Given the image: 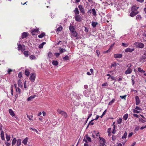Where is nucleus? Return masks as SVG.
Returning <instances> with one entry per match:
<instances>
[{
    "label": "nucleus",
    "mask_w": 146,
    "mask_h": 146,
    "mask_svg": "<svg viewBox=\"0 0 146 146\" xmlns=\"http://www.w3.org/2000/svg\"><path fill=\"white\" fill-rule=\"evenodd\" d=\"M36 96L35 95H34V96H31L30 97H29L27 99V100L28 101L32 100L33 98H34Z\"/></svg>",
    "instance_id": "nucleus-20"
},
{
    "label": "nucleus",
    "mask_w": 146,
    "mask_h": 146,
    "mask_svg": "<svg viewBox=\"0 0 146 146\" xmlns=\"http://www.w3.org/2000/svg\"><path fill=\"white\" fill-rule=\"evenodd\" d=\"M99 117H100V116L99 115H97L96 116V117L95 118V119H92V120H91V121H94V120H96V121L98 120V119L99 118Z\"/></svg>",
    "instance_id": "nucleus-49"
},
{
    "label": "nucleus",
    "mask_w": 146,
    "mask_h": 146,
    "mask_svg": "<svg viewBox=\"0 0 146 146\" xmlns=\"http://www.w3.org/2000/svg\"><path fill=\"white\" fill-rule=\"evenodd\" d=\"M139 126L136 125L134 129V131L135 132L139 130Z\"/></svg>",
    "instance_id": "nucleus-45"
},
{
    "label": "nucleus",
    "mask_w": 146,
    "mask_h": 146,
    "mask_svg": "<svg viewBox=\"0 0 146 146\" xmlns=\"http://www.w3.org/2000/svg\"><path fill=\"white\" fill-rule=\"evenodd\" d=\"M134 44L136 48H143L144 46L143 43L139 42H135Z\"/></svg>",
    "instance_id": "nucleus-3"
},
{
    "label": "nucleus",
    "mask_w": 146,
    "mask_h": 146,
    "mask_svg": "<svg viewBox=\"0 0 146 146\" xmlns=\"http://www.w3.org/2000/svg\"><path fill=\"white\" fill-rule=\"evenodd\" d=\"M30 74V72L28 69H27L25 70V74L27 76H29Z\"/></svg>",
    "instance_id": "nucleus-19"
},
{
    "label": "nucleus",
    "mask_w": 146,
    "mask_h": 146,
    "mask_svg": "<svg viewBox=\"0 0 146 146\" xmlns=\"http://www.w3.org/2000/svg\"><path fill=\"white\" fill-rule=\"evenodd\" d=\"M115 125H114L113 128V131H112V133L113 134H115L116 132V130H115Z\"/></svg>",
    "instance_id": "nucleus-46"
},
{
    "label": "nucleus",
    "mask_w": 146,
    "mask_h": 146,
    "mask_svg": "<svg viewBox=\"0 0 146 146\" xmlns=\"http://www.w3.org/2000/svg\"><path fill=\"white\" fill-rule=\"evenodd\" d=\"M110 51H111L110 48H109V49L108 50H107L106 51H105L104 52V53H108V52H110Z\"/></svg>",
    "instance_id": "nucleus-59"
},
{
    "label": "nucleus",
    "mask_w": 146,
    "mask_h": 146,
    "mask_svg": "<svg viewBox=\"0 0 146 146\" xmlns=\"http://www.w3.org/2000/svg\"><path fill=\"white\" fill-rule=\"evenodd\" d=\"M138 9V7H136L135 6H133L131 9V10L132 11H135L137 10Z\"/></svg>",
    "instance_id": "nucleus-24"
},
{
    "label": "nucleus",
    "mask_w": 146,
    "mask_h": 146,
    "mask_svg": "<svg viewBox=\"0 0 146 146\" xmlns=\"http://www.w3.org/2000/svg\"><path fill=\"white\" fill-rule=\"evenodd\" d=\"M138 70L139 72L141 73H144L145 72V71L143 70V69H142L141 68H138Z\"/></svg>",
    "instance_id": "nucleus-36"
},
{
    "label": "nucleus",
    "mask_w": 146,
    "mask_h": 146,
    "mask_svg": "<svg viewBox=\"0 0 146 146\" xmlns=\"http://www.w3.org/2000/svg\"><path fill=\"white\" fill-rule=\"evenodd\" d=\"M27 115V117L30 120H33V119H32L33 117V115Z\"/></svg>",
    "instance_id": "nucleus-41"
},
{
    "label": "nucleus",
    "mask_w": 146,
    "mask_h": 146,
    "mask_svg": "<svg viewBox=\"0 0 146 146\" xmlns=\"http://www.w3.org/2000/svg\"><path fill=\"white\" fill-rule=\"evenodd\" d=\"M120 5L119 4V2H117L115 4V7L117 9L119 8L120 7Z\"/></svg>",
    "instance_id": "nucleus-17"
},
{
    "label": "nucleus",
    "mask_w": 146,
    "mask_h": 146,
    "mask_svg": "<svg viewBox=\"0 0 146 146\" xmlns=\"http://www.w3.org/2000/svg\"><path fill=\"white\" fill-rule=\"evenodd\" d=\"M58 50L60 51V53L61 54L66 51V50L64 48H62L61 47H59Z\"/></svg>",
    "instance_id": "nucleus-15"
},
{
    "label": "nucleus",
    "mask_w": 146,
    "mask_h": 146,
    "mask_svg": "<svg viewBox=\"0 0 146 146\" xmlns=\"http://www.w3.org/2000/svg\"><path fill=\"white\" fill-rule=\"evenodd\" d=\"M83 141H84L86 143H88V141L89 142H91V139L88 135H86L84 138Z\"/></svg>",
    "instance_id": "nucleus-5"
},
{
    "label": "nucleus",
    "mask_w": 146,
    "mask_h": 146,
    "mask_svg": "<svg viewBox=\"0 0 146 146\" xmlns=\"http://www.w3.org/2000/svg\"><path fill=\"white\" fill-rule=\"evenodd\" d=\"M111 128H109L108 129V133H111Z\"/></svg>",
    "instance_id": "nucleus-60"
},
{
    "label": "nucleus",
    "mask_w": 146,
    "mask_h": 146,
    "mask_svg": "<svg viewBox=\"0 0 146 146\" xmlns=\"http://www.w3.org/2000/svg\"><path fill=\"white\" fill-rule=\"evenodd\" d=\"M115 100L114 98L112 99V100L110 101L108 104L109 105H111L115 101Z\"/></svg>",
    "instance_id": "nucleus-38"
},
{
    "label": "nucleus",
    "mask_w": 146,
    "mask_h": 146,
    "mask_svg": "<svg viewBox=\"0 0 146 146\" xmlns=\"http://www.w3.org/2000/svg\"><path fill=\"white\" fill-rule=\"evenodd\" d=\"M139 121H141L142 123L146 122V121L142 118L139 119Z\"/></svg>",
    "instance_id": "nucleus-51"
},
{
    "label": "nucleus",
    "mask_w": 146,
    "mask_h": 146,
    "mask_svg": "<svg viewBox=\"0 0 146 146\" xmlns=\"http://www.w3.org/2000/svg\"><path fill=\"white\" fill-rule=\"evenodd\" d=\"M139 13L138 11H137L136 12L134 11H132L131 12L130 14V16L131 17H133L135 16L137 14Z\"/></svg>",
    "instance_id": "nucleus-10"
},
{
    "label": "nucleus",
    "mask_w": 146,
    "mask_h": 146,
    "mask_svg": "<svg viewBox=\"0 0 146 146\" xmlns=\"http://www.w3.org/2000/svg\"><path fill=\"white\" fill-rule=\"evenodd\" d=\"M62 29V27L61 26H60L58 28L57 30V31H61Z\"/></svg>",
    "instance_id": "nucleus-44"
},
{
    "label": "nucleus",
    "mask_w": 146,
    "mask_h": 146,
    "mask_svg": "<svg viewBox=\"0 0 146 146\" xmlns=\"http://www.w3.org/2000/svg\"><path fill=\"white\" fill-rule=\"evenodd\" d=\"M97 24H98V23L97 22H96L94 21H92V25L93 27H95Z\"/></svg>",
    "instance_id": "nucleus-29"
},
{
    "label": "nucleus",
    "mask_w": 146,
    "mask_h": 146,
    "mask_svg": "<svg viewBox=\"0 0 146 146\" xmlns=\"http://www.w3.org/2000/svg\"><path fill=\"white\" fill-rule=\"evenodd\" d=\"M106 143H100V145L101 146H106L105 144Z\"/></svg>",
    "instance_id": "nucleus-54"
},
{
    "label": "nucleus",
    "mask_w": 146,
    "mask_h": 146,
    "mask_svg": "<svg viewBox=\"0 0 146 146\" xmlns=\"http://www.w3.org/2000/svg\"><path fill=\"white\" fill-rule=\"evenodd\" d=\"M10 135H8L7 134H6V138L7 139V141H8L10 140Z\"/></svg>",
    "instance_id": "nucleus-31"
},
{
    "label": "nucleus",
    "mask_w": 146,
    "mask_h": 146,
    "mask_svg": "<svg viewBox=\"0 0 146 146\" xmlns=\"http://www.w3.org/2000/svg\"><path fill=\"white\" fill-rule=\"evenodd\" d=\"M135 109L137 110H141V109L140 107H139L138 106H137L136 107Z\"/></svg>",
    "instance_id": "nucleus-62"
},
{
    "label": "nucleus",
    "mask_w": 146,
    "mask_h": 146,
    "mask_svg": "<svg viewBox=\"0 0 146 146\" xmlns=\"http://www.w3.org/2000/svg\"><path fill=\"white\" fill-rule=\"evenodd\" d=\"M78 7L79 8L80 11L82 13H85V11L84 8L83 7L82 5H80L78 6Z\"/></svg>",
    "instance_id": "nucleus-9"
},
{
    "label": "nucleus",
    "mask_w": 146,
    "mask_h": 146,
    "mask_svg": "<svg viewBox=\"0 0 146 146\" xmlns=\"http://www.w3.org/2000/svg\"><path fill=\"white\" fill-rule=\"evenodd\" d=\"M28 141V138L27 137L23 140V141H22V143H23L24 145H26L27 144Z\"/></svg>",
    "instance_id": "nucleus-16"
},
{
    "label": "nucleus",
    "mask_w": 146,
    "mask_h": 146,
    "mask_svg": "<svg viewBox=\"0 0 146 146\" xmlns=\"http://www.w3.org/2000/svg\"><path fill=\"white\" fill-rule=\"evenodd\" d=\"M35 33H37L39 29H35L32 30Z\"/></svg>",
    "instance_id": "nucleus-57"
},
{
    "label": "nucleus",
    "mask_w": 146,
    "mask_h": 146,
    "mask_svg": "<svg viewBox=\"0 0 146 146\" xmlns=\"http://www.w3.org/2000/svg\"><path fill=\"white\" fill-rule=\"evenodd\" d=\"M17 44L18 46V48H17L18 50L19 51L20 50H21V51H22V45L20 44Z\"/></svg>",
    "instance_id": "nucleus-26"
},
{
    "label": "nucleus",
    "mask_w": 146,
    "mask_h": 146,
    "mask_svg": "<svg viewBox=\"0 0 146 146\" xmlns=\"http://www.w3.org/2000/svg\"><path fill=\"white\" fill-rule=\"evenodd\" d=\"M16 141L17 140L15 138H14L12 141V146H14L15 144Z\"/></svg>",
    "instance_id": "nucleus-33"
},
{
    "label": "nucleus",
    "mask_w": 146,
    "mask_h": 146,
    "mask_svg": "<svg viewBox=\"0 0 146 146\" xmlns=\"http://www.w3.org/2000/svg\"><path fill=\"white\" fill-rule=\"evenodd\" d=\"M132 69L129 68L125 72V74H130L132 72Z\"/></svg>",
    "instance_id": "nucleus-11"
},
{
    "label": "nucleus",
    "mask_w": 146,
    "mask_h": 146,
    "mask_svg": "<svg viewBox=\"0 0 146 146\" xmlns=\"http://www.w3.org/2000/svg\"><path fill=\"white\" fill-rule=\"evenodd\" d=\"M22 52H23V51H24V50L25 49V46L24 45H22Z\"/></svg>",
    "instance_id": "nucleus-58"
},
{
    "label": "nucleus",
    "mask_w": 146,
    "mask_h": 146,
    "mask_svg": "<svg viewBox=\"0 0 146 146\" xmlns=\"http://www.w3.org/2000/svg\"><path fill=\"white\" fill-rule=\"evenodd\" d=\"M18 85L19 87L20 88L23 87V85L22 84V82L19 79L18 80Z\"/></svg>",
    "instance_id": "nucleus-18"
},
{
    "label": "nucleus",
    "mask_w": 146,
    "mask_h": 146,
    "mask_svg": "<svg viewBox=\"0 0 146 146\" xmlns=\"http://www.w3.org/2000/svg\"><path fill=\"white\" fill-rule=\"evenodd\" d=\"M126 95H124V96H120V98H121V99H125V98L126 97Z\"/></svg>",
    "instance_id": "nucleus-61"
},
{
    "label": "nucleus",
    "mask_w": 146,
    "mask_h": 146,
    "mask_svg": "<svg viewBox=\"0 0 146 146\" xmlns=\"http://www.w3.org/2000/svg\"><path fill=\"white\" fill-rule=\"evenodd\" d=\"M99 138L101 143H106V140L104 138L99 137Z\"/></svg>",
    "instance_id": "nucleus-34"
},
{
    "label": "nucleus",
    "mask_w": 146,
    "mask_h": 146,
    "mask_svg": "<svg viewBox=\"0 0 146 146\" xmlns=\"http://www.w3.org/2000/svg\"><path fill=\"white\" fill-rule=\"evenodd\" d=\"M128 117V114H125L123 117V119L124 120H126L127 119Z\"/></svg>",
    "instance_id": "nucleus-37"
},
{
    "label": "nucleus",
    "mask_w": 146,
    "mask_h": 146,
    "mask_svg": "<svg viewBox=\"0 0 146 146\" xmlns=\"http://www.w3.org/2000/svg\"><path fill=\"white\" fill-rule=\"evenodd\" d=\"M48 56L49 58H50L52 56V53L51 52H49L48 54Z\"/></svg>",
    "instance_id": "nucleus-56"
},
{
    "label": "nucleus",
    "mask_w": 146,
    "mask_h": 146,
    "mask_svg": "<svg viewBox=\"0 0 146 146\" xmlns=\"http://www.w3.org/2000/svg\"><path fill=\"white\" fill-rule=\"evenodd\" d=\"M60 54V53H55L54 55L56 57H58L59 56Z\"/></svg>",
    "instance_id": "nucleus-50"
},
{
    "label": "nucleus",
    "mask_w": 146,
    "mask_h": 146,
    "mask_svg": "<svg viewBox=\"0 0 146 146\" xmlns=\"http://www.w3.org/2000/svg\"><path fill=\"white\" fill-rule=\"evenodd\" d=\"M92 114H90L89 115H88V118H87L86 121V123H87L88 119L90 117H91L92 116Z\"/></svg>",
    "instance_id": "nucleus-55"
},
{
    "label": "nucleus",
    "mask_w": 146,
    "mask_h": 146,
    "mask_svg": "<svg viewBox=\"0 0 146 146\" xmlns=\"http://www.w3.org/2000/svg\"><path fill=\"white\" fill-rule=\"evenodd\" d=\"M16 92H18L19 94H21V90L19 88H17L16 89Z\"/></svg>",
    "instance_id": "nucleus-43"
},
{
    "label": "nucleus",
    "mask_w": 146,
    "mask_h": 146,
    "mask_svg": "<svg viewBox=\"0 0 146 146\" xmlns=\"http://www.w3.org/2000/svg\"><path fill=\"white\" fill-rule=\"evenodd\" d=\"M128 43H122V45L124 47H127L128 46Z\"/></svg>",
    "instance_id": "nucleus-47"
},
{
    "label": "nucleus",
    "mask_w": 146,
    "mask_h": 146,
    "mask_svg": "<svg viewBox=\"0 0 146 146\" xmlns=\"http://www.w3.org/2000/svg\"><path fill=\"white\" fill-rule=\"evenodd\" d=\"M92 12L93 15L95 16L96 15V12L94 9H92Z\"/></svg>",
    "instance_id": "nucleus-32"
},
{
    "label": "nucleus",
    "mask_w": 146,
    "mask_h": 146,
    "mask_svg": "<svg viewBox=\"0 0 146 146\" xmlns=\"http://www.w3.org/2000/svg\"><path fill=\"white\" fill-rule=\"evenodd\" d=\"M134 50V48H127L125 50V51L126 52H132V51Z\"/></svg>",
    "instance_id": "nucleus-14"
},
{
    "label": "nucleus",
    "mask_w": 146,
    "mask_h": 146,
    "mask_svg": "<svg viewBox=\"0 0 146 146\" xmlns=\"http://www.w3.org/2000/svg\"><path fill=\"white\" fill-rule=\"evenodd\" d=\"M29 57L30 59L31 60L35 59L36 58L35 56L34 55H31Z\"/></svg>",
    "instance_id": "nucleus-39"
},
{
    "label": "nucleus",
    "mask_w": 146,
    "mask_h": 146,
    "mask_svg": "<svg viewBox=\"0 0 146 146\" xmlns=\"http://www.w3.org/2000/svg\"><path fill=\"white\" fill-rule=\"evenodd\" d=\"M96 54H97L98 56H99L100 54V51L98 50H97L96 51Z\"/></svg>",
    "instance_id": "nucleus-63"
},
{
    "label": "nucleus",
    "mask_w": 146,
    "mask_h": 146,
    "mask_svg": "<svg viewBox=\"0 0 146 146\" xmlns=\"http://www.w3.org/2000/svg\"><path fill=\"white\" fill-rule=\"evenodd\" d=\"M133 112L134 113H138L139 112V111H138L137 110L135 109H133Z\"/></svg>",
    "instance_id": "nucleus-52"
},
{
    "label": "nucleus",
    "mask_w": 146,
    "mask_h": 146,
    "mask_svg": "<svg viewBox=\"0 0 146 146\" xmlns=\"http://www.w3.org/2000/svg\"><path fill=\"white\" fill-rule=\"evenodd\" d=\"M72 35L73 37H76L78 35V33L75 31L71 32Z\"/></svg>",
    "instance_id": "nucleus-12"
},
{
    "label": "nucleus",
    "mask_w": 146,
    "mask_h": 146,
    "mask_svg": "<svg viewBox=\"0 0 146 146\" xmlns=\"http://www.w3.org/2000/svg\"><path fill=\"white\" fill-rule=\"evenodd\" d=\"M21 139H19L17 141V146H20L21 144Z\"/></svg>",
    "instance_id": "nucleus-27"
},
{
    "label": "nucleus",
    "mask_w": 146,
    "mask_h": 146,
    "mask_svg": "<svg viewBox=\"0 0 146 146\" xmlns=\"http://www.w3.org/2000/svg\"><path fill=\"white\" fill-rule=\"evenodd\" d=\"M142 59H143L144 60H146V55L145 54L142 56Z\"/></svg>",
    "instance_id": "nucleus-64"
},
{
    "label": "nucleus",
    "mask_w": 146,
    "mask_h": 146,
    "mask_svg": "<svg viewBox=\"0 0 146 146\" xmlns=\"http://www.w3.org/2000/svg\"><path fill=\"white\" fill-rule=\"evenodd\" d=\"M114 56L115 58H121L122 57V54H115Z\"/></svg>",
    "instance_id": "nucleus-21"
},
{
    "label": "nucleus",
    "mask_w": 146,
    "mask_h": 146,
    "mask_svg": "<svg viewBox=\"0 0 146 146\" xmlns=\"http://www.w3.org/2000/svg\"><path fill=\"white\" fill-rule=\"evenodd\" d=\"M75 20L77 22H80L81 21V16L78 15H76L75 16Z\"/></svg>",
    "instance_id": "nucleus-6"
},
{
    "label": "nucleus",
    "mask_w": 146,
    "mask_h": 146,
    "mask_svg": "<svg viewBox=\"0 0 146 146\" xmlns=\"http://www.w3.org/2000/svg\"><path fill=\"white\" fill-rule=\"evenodd\" d=\"M69 30L70 32H72L75 31L74 27L70 25L69 27Z\"/></svg>",
    "instance_id": "nucleus-23"
},
{
    "label": "nucleus",
    "mask_w": 146,
    "mask_h": 146,
    "mask_svg": "<svg viewBox=\"0 0 146 146\" xmlns=\"http://www.w3.org/2000/svg\"><path fill=\"white\" fill-rule=\"evenodd\" d=\"M46 44V42H44L40 44L38 46V47L40 48H42L43 47V45Z\"/></svg>",
    "instance_id": "nucleus-28"
},
{
    "label": "nucleus",
    "mask_w": 146,
    "mask_h": 146,
    "mask_svg": "<svg viewBox=\"0 0 146 146\" xmlns=\"http://www.w3.org/2000/svg\"><path fill=\"white\" fill-rule=\"evenodd\" d=\"M122 121V119L121 118H120L117 121V123L118 124H120Z\"/></svg>",
    "instance_id": "nucleus-48"
},
{
    "label": "nucleus",
    "mask_w": 146,
    "mask_h": 146,
    "mask_svg": "<svg viewBox=\"0 0 146 146\" xmlns=\"http://www.w3.org/2000/svg\"><path fill=\"white\" fill-rule=\"evenodd\" d=\"M45 35V33H41L40 35H38V37L39 38H42Z\"/></svg>",
    "instance_id": "nucleus-30"
},
{
    "label": "nucleus",
    "mask_w": 146,
    "mask_h": 146,
    "mask_svg": "<svg viewBox=\"0 0 146 146\" xmlns=\"http://www.w3.org/2000/svg\"><path fill=\"white\" fill-rule=\"evenodd\" d=\"M36 77V74L35 73H31L29 79L31 82H34L35 80Z\"/></svg>",
    "instance_id": "nucleus-2"
},
{
    "label": "nucleus",
    "mask_w": 146,
    "mask_h": 146,
    "mask_svg": "<svg viewBox=\"0 0 146 146\" xmlns=\"http://www.w3.org/2000/svg\"><path fill=\"white\" fill-rule=\"evenodd\" d=\"M63 59L65 60H69V57L68 55H66L65 57H63Z\"/></svg>",
    "instance_id": "nucleus-40"
},
{
    "label": "nucleus",
    "mask_w": 146,
    "mask_h": 146,
    "mask_svg": "<svg viewBox=\"0 0 146 146\" xmlns=\"http://www.w3.org/2000/svg\"><path fill=\"white\" fill-rule=\"evenodd\" d=\"M141 18H142L140 15H138L136 16V19L137 20H140L141 19Z\"/></svg>",
    "instance_id": "nucleus-35"
},
{
    "label": "nucleus",
    "mask_w": 146,
    "mask_h": 146,
    "mask_svg": "<svg viewBox=\"0 0 146 146\" xmlns=\"http://www.w3.org/2000/svg\"><path fill=\"white\" fill-rule=\"evenodd\" d=\"M9 112L10 114L12 117H14L15 116V114L13 111V110L11 109H9Z\"/></svg>",
    "instance_id": "nucleus-13"
},
{
    "label": "nucleus",
    "mask_w": 146,
    "mask_h": 146,
    "mask_svg": "<svg viewBox=\"0 0 146 146\" xmlns=\"http://www.w3.org/2000/svg\"><path fill=\"white\" fill-rule=\"evenodd\" d=\"M21 38L23 39L27 37L28 36V33L27 32H23L22 34Z\"/></svg>",
    "instance_id": "nucleus-8"
},
{
    "label": "nucleus",
    "mask_w": 146,
    "mask_h": 146,
    "mask_svg": "<svg viewBox=\"0 0 146 146\" xmlns=\"http://www.w3.org/2000/svg\"><path fill=\"white\" fill-rule=\"evenodd\" d=\"M29 52L28 51H24L23 52V54L25 55V56L27 57L29 56Z\"/></svg>",
    "instance_id": "nucleus-22"
},
{
    "label": "nucleus",
    "mask_w": 146,
    "mask_h": 146,
    "mask_svg": "<svg viewBox=\"0 0 146 146\" xmlns=\"http://www.w3.org/2000/svg\"><path fill=\"white\" fill-rule=\"evenodd\" d=\"M74 12L76 15H78L79 14V11L77 7L75 8L74 10Z\"/></svg>",
    "instance_id": "nucleus-25"
},
{
    "label": "nucleus",
    "mask_w": 146,
    "mask_h": 146,
    "mask_svg": "<svg viewBox=\"0 0 146 146\" xmlns=\"http://www.w3.org/2000/svg\"><path fill=\"white\" fill-rule=\"evenodd\" d=\"M22 77V74L21 72H20L18 74V77L19 78H21Z\"/></svg>",
    "instance_id": "nucleus-53"
},
{
    "label": "nucleus",
    "mask_w": 146,
    "mask_h": 146,
    "mask_svg": "<svg viewBox=\"0 0 146 146\" xmlns=\"http://www.w3.org/2000/svg\"><path fill=\"white\" fill-rule=\"evenodd\" d=\"M91 93V91L88 89L86 90L83 92V94L86 97H89Z\"/></svg>",
    "instance_id": "nucleus-4"
},
{
    "label": "nucleus",
    "mask_w": 146,
    "mask_h": 146,
    "mask_svg": "<svg viewBox=\"0 0 146 146\" xmlns=\"http://www.w3.org/2000/svg\"><path fill=\"white\" fill-rule=\"evenodd\" d=\"M57 111L58 113L61 114L64 118H66L67 117L68 115L67 113L64 111L58 109L57 110Z\"/></svg>",
    "instance_id": "nucleus-1"
},
{
    "label": "nucleus",
    "mask_w": 146,
    "mask_h": 146,
    "mask_svg": "<svg viewBox=\"0 0 146 146\" xmlns=\"http://www.w3.org/2000/svg\"><path fill=\"white\" fill-rule=\"evenodd\" d=\"M136 103L135 104L137 105L140 103V101L138 96H136L135 97Z\"/></svg>",
    "instance_id": "nucleus-7"
},
{
    "label": "nucleus",
    "mask_w": 146,
    "mask_h": 146,
    "mask_svg": "<svg viewBox=\"0 0 146 146\" xmlns=\"http://www.w3.org/2000/svg\"><path fill=\"white\" fill-rule=\"evenodd\" d=\"M127 132L126 131H125L123 135L122 136V139L125 138L127 137Z\"/></svg>",
    "instance_id": "nucleus-42"
}]
</instances>
